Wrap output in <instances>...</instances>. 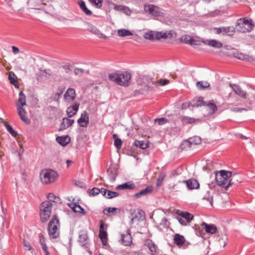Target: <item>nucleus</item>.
Returning a JSON list of instances; mask_svg holds the SVG:
<instances>
[{
  "mask_svg": "<svg viewBox=\"0 0 255 255\" xmlns=\"http://www.w3.org/2000/svg\"><path fill=\"white\" fill-rule=\"evenodd\" d=\"M236 175L232 176V172L229 171L221 170L216 174L215 179L218 185L222 186L225 189L235 183Z\"/></svg>",
  "mask_w": 255,
  "mask_h": 255,
  "instance_id": "1",
  "label": "nucleus"
},
{
  "mask_svg": "<svg viewBox=\"0 0 255 255\" xmlns=\"http://www.w3.org/2000/svg\"><path fill=\"white\" fill-rule=\"evenodd\" d=\"M137 82L138 85L143 87V89H141L142 94L149 90L152 85L158 84L160 86H164L168 84L169 82V80L167 79H162L153 82L150 78L145 76L139 77Z\"/></svg>",
  "mask_w": 255,
  "mask_h": 255,
  "instance_id": "2",
  "label": "nucleus"
},
{
  "mask_svg": "<svg viewBox=\"0 0 255 255\" xmlns=\"http://www.w3.org/2000/svg\"><path fill=\"white\" fill-rule=\"evenodd\" d=\"M108 77L111 81L119 85L128 86L130 83L131 74L128 72L112 73L109 74Z\"/></svg>",
  "mask_w": 255,
  "mask_h": 255,
  "instance_id": "3",
  "label": "nucleus"
},
{
  "mask_svg": "<svg viewBox=\"0 0 255 255\" xmlns=\"http://www.w3.org/2000/svg\"><path fill=\"white\" fill-rule=\"evenodd\" d=\"M40 176L41 182L48 184L56 181L58 178V174L53 170L46 169L41 171Z\"/></svg>",
  "mask_w": 255,
  "mask_h": 255,
  "instance_id": "4",
  "label": "nucleus"
},
{
  "mask_svg": "<svg viewBox=\"0 0 255 255\" xmlns=\"http://www.w3.org/2000/svg\"><path fill=\"white\" fill-rule=\"evenodd\" d=\"M52 204L49 201L43 202L40 206V219L42 222L47 221L51 214Z\"/></svg>",
  "mask_w": 255,
  "mask_h": 255,
  "instance_id": "5",
  "label": "nucleus"
},
{
  "mask_svg": "<svg viewBox=\"0 0 255 255\" xmlns=\"http://www.w3.org/2000/svg\"><path fill=\"white\" fill-rule=\"evenodd\" d=\"M59 226V220L57 216L55 215L50 221L48 225V233L51 238L56 239L59 237L58 227Z\"/></svg>",
  "mask_w": 255,
  "mask_h": 255,
  "instance_id": "6",
  "label": "nucleus"
},
{
  "mask_svg": "<svg viewBox=\"0 0 255 255\" xmlns=\"http://www.w3.org/2000/svg\"><path fill=\"white\" fill-rule=\"evenodd\" d=\"M254 26L252 19L241 18L238 20L236 28L241 32H246L252 30Z\"/></svg>",
  "mask_w": 255,
  "mask_h": 255,
  "instance_id": "7",
  "label": "nucleus"
},
{
  "mask_svg": "<svg viewBox=\"0 0 255 255\" xmlns=\"http://www.w3.org/2000/svg\"><path fill=\"white\" fill-rule=\"evenodd\" d=\"M144 10L146 13H148L153 16L157 17L162 16L163 15V13L160 8L152 4L144 5Z\"/></svg>",
  "mask_w": 255,
  "mask_h": 255,
  "instance_id": "8",
  "label": "nucleus"
},
{
  "mask_svg": "<svg viewBox=\"0 0 255 255\" xmlns=\"http://www.w3.org/2000/svg\"><path fill=\"white\" fill-rule=\"evenodd\" d=\"M76 98L75 91L73 88H68L64 95V100L66 103H71Z\"/></svg>",
  "mask_w": 255,
  "mask_h": 255,
  "instance_id": "9",
  "label": "nucleus"
},
{
  "mask_svg": "<svg viewBox=\"0 0 255 255\" xmlns=\"http://www.w3.org/2000/svg\"><path fill=\"white\" fill-rule=\"evenodd\" d=\"M179 183L185 184L186 187L189 190L198 189L200 185L198 181L193 178H191L187 180H183L181 182H179Z\"/></svg>",
  "mask_w": 255,
  "mask_h": 255,
  "instance_id": "10",
  "label": "nucleus"
},
{
  "mask_svg": "<svg viewBox=\"0 0 255 255\" xmlns=\"http://www.w3.org/2000/svg\"><path fill=\"white\" fill-rule=\"evenodd\" d=\"M17 114L20 119L26 124L30 123V120L28 119L27 116V112L23 107H20L18 106L16 108Z\"/></svg>",
  "mask_w": 255,
  "mask_h": 255,
  "instance_id": "11",
  "label": "nucleus"
},
{
  "mask_svg": "<svg viewBox=\"0 0 255 255\" xmlns=\"http://www.w3.org/2000/svg\"><path fill=\"white\" fill-rule=\"evenodd\" d=\"M79 125L81 127H87L89 124V119L87 113L85 111L81 115V117L77 121Z\"/></svg>",
  "mask_w": 255,
  "mask_h": 255,
  "instance_id": "12",
  "label": "nucleus"
},
{
  "mask_svg": "<svg viewBox=\"0 0 255 255\" xmlns=\"http://www.w3.org/2000/svg\"><path fill=\"white\" fill-rule=\"evenodd\" d=\"M68 205L75 213H81L83 215H85L86 213L85 210L76 202H73L71 203H68Z\"/></svg>",
  "mask_w": 255,
  "mask_h": 255,
  "instance_id": "13",
  "label": "nucleus"
},
{
  "mask_svg": "<svg viewBox=\"0 0 255 255\" xmlns=\"http://www.w3.org/2000/svg\"><path fill=\"white\" fill-rule=\"evenodd\" d=\"M80 104L75 103L67 109L66 113L69 118H71L75 115L79 110Z\"/></svg>",
  "mask_w": 255,
  "mask_h": 255,
  "instance_id": "14",
  "label": "nucleus"
},
{
  "mask_svg": "<svg viewBox=\"0 0 255 255\" xmlns=\"http://www.w3.org/2000/svg\"><path fill=\"white\" fill-rule=\"evenodd\" d=\"M74 122V120L70 119V118H64L59 128L60 130H64L70 127Z\"/></svg>",
  "mask_w": 255,
  "mask_h": 255,
  "instance_id": "15",
  "label": "nucleus"
},
{
  "mask_svg": "<svg viewBox=\"0 0 255 255\" xmlns=\"http://www.w3.org/2000/svg\"><path fill=\"white\" fill-rule=\"evenodd\" d=\"M122 243L125 246H129L132 242V237L129 232L122 235Z\"/></svg>",
  "mask_w": 255,
  "mask_h": 255,
  "instance_id": "16",
  "label": "nucleus"
},
{
  "mask_svg": "<svg viewBox=\"0 0 255 255\" xmlns=\"http://www.w3.org/2000/svg\"><path fill=\"white\" fill-rule=\"evenodd\" d=\"M89 26V31L92 33L97 36L100 38H107V36L102 33L98 28L93 25L88 23Z\"/></svg>",
  "mask_w": 255,
  "mask_h": 255,
  "instance_id": "17",
  "label": "nucleus"
},
{
  "mask_svg": "<svg viewBox=\"0 0 255 255\" xmlns=\"http://www.w3.org/2000/svg\"><path fill=\"white\" fill-rule=\"evenodd\" d=\"M202 226H203L206 230L207 233L213 234L217 231V228L215 225L213 224H207L205 222L202 223Z\"/></svg>",
  "mask_w": 255,
  "mask_h": 255,
  "instance_id": "18",
  "label": "nucleus"
},
{
  "mask_svg": "<svg viewBox=\"0 0 255 255\" xmlns=\"http://www.w3.org/2000/svg\"><path fill=\"white\" fill-rule=\"evenodd\" d=\"M15 104L16 108H17L18 106L20 107H23L24 106L26 105V97L22 91H20L19 93V98L18 101L16 102Z\"/></svg>",
  "mask_w": 255,
  "mask_h": 255,
  "instance_id": "19",
  "label": "nucleus"
},
{
  "mask_svg": "<svg viewBox=\"0 0 255 255\" xmlns=\"http://www.w3.org/2000/svg\"><path fill=\"white\" fill-rule=\"evenodd\" d=\"M180 120L183 124H191L200 121L198 119H194L187 116H181Z\"/></svg>",
  "mask_w": 255,
  "mask_h": 255,
  "instance_id": "20",
  "label": "nucleus"
},
{
  "mask_svg": "<svg viewBox=\"0 0 255 255\" xmlns=\"http://www.w3.org/2000/svg\"><path fill=\"white\" fill-rule=\"evenodd\" d=\"M152 191V187L151 186H147L144 189H143L139 191V192L133 195V197L135 198H138L142 196H145L151 192Z\"/></svg>",
  "mask_w": 255,
  "mask_h": 255,
  "instance_id": "21",
  "label": "nucleus"
},
{
  "mask_svg": "<svg viewBox=\"0 0 255 255\" xmlns=\"http://www.w3.org/2000/svg\"><path fill=\"white\" fill-rule=\"evenodd\" d=\"M230 87L233 89L234 92L239 96L244 97L246 95V92L242 90L241 88L235 84H230Z\"/></svg>",
  "mask_w": 255,
  "mask_h": 255,
  "instance_id": "22",
  "label": "nucleus"
},
{
  "mask_svg": "<svg viewBox=\"0 0 255 255\" xmlns=\"http://www.w3.org/2000/svg\"><path fill=\"white\" fill-rule=\"evenodd\" d=\"M204 43L217 48H220L223 46V44L221 42L216 40H207L204 41Z\"/></svg>",
  "mask_w": 255,
  "mask_h": 255,
  "instance_id": "23",
  "label": "nucleus"
},
{
  "mask_svg": "<svg viewBox=\"0 0 255 255\" xmlns=\"http://www.w3.org/2000/svg\"><path fill=\"white\" fill-rule=\"evenodd\" d=\"M185 242V239L184 236L180 235L178 234H176L175 235L174 237V242L177 245H182L184 244Z\"/></svg>",
  "mask_w": 255,
  "mask_h": 255,
  "instance_id": "24",
  "label": "nucleus"
},
{
  "mask_svg": "<svg viewBox=\"0 0 255 255\" xmlns=\"http://www.w3.org/2000/svg\"><path fill=\"white\" fill-rule=\"evenodd\" d=\"M145 244L148 246V249L151 252L152 255H154L156 253V247L155 244L151 240H146L145 242Z\"/></svg>",
  "mask_w": 255,
  "mask_h": 255,
  "instance_id": "25",
  "label": "nucleus"
},
{
  "mask_svg": "<svg viewBox=\"0 0 255 255\" xmlns=\"http://www.w3.org/2000/svg\"><path fill=\"white\" fill-rule=\"evenodd\" d=\"M135 187V185L133 183H129L128 182L118 185L116 187L117 190H124L126 189H132Z\"/></svg>",
  "mask_w": 255,
  "mask_h": 255,
  "instance_id": "26",
  "label": "nucleus"
},
{
  "mask_svg": "<svg viewBox=\"0 0 255 255\" xmlns=\"http://www.w3.org/2000/svg\"><path fill=\"white\" fill-rule=\"evenodd\" d=\"M57 141L62 146L66 145L70 142V138L68 136H58L56 138Z\"/></svg>",
  "mask_w": 255,
  "mask_h": 255,
  "instance_id": "27",
  "label": "nucleus"
},
{
  "mask_svg": "<svg viewBox=\"0 0 255 255\" xmlns=\"http://www.w3.org/2000/svg\"><path fill=\"white\" fill-rule=\"evenodd\" d=\"M79 4L82 11L87 15H91L92 13V11L87 8L86 3L83 0H80L79 1Z\"/></svg>",
  "mask_w": 255,
  "mask_h": 255,
  "instance_id": "28",
  "label": "nucleus"
},
{
  "mask_svg": "<svg viewBox=\"0 0 255 255\" xmlns=\"http://www.w3.org/2000/svg\"><path fill=\"white\" fill-rule=\"evenodd\" d=\"M134 145L142 149H145L148 147V142L143 140H135Z\"/></svg>",
  "mask_w": 255,
  "mask_h": 255,
  "instance_id": "29",
  "label": "nucleus"
},
{
  "mask_svg": "<svg viewBox=\"0 0 255 255\" xmlns=\"http://www.w3.org/2000/svg\"><path fill=\"white\" fill-rule=\"evenodd\" d=\"M118 35L120 37L132 36V33L129 30L126 29H120L118 30Z\"/></svg>",
  "mask_w": 255,
  "mask_h": 255,
  "instance_id": "30",
  "label": "nucleus"
},
{
  "mask_svg": "<svg viewBox=\"0 0 255 255\" xmlns=\"http://www.w3.org/2000/svg\"><path fill=\"white\" fill-rule=\"evenodd\" d=\"M205 108L209 111V114H213L218 109L217 107L213 103H208L205 105Z\"/></svg>",
  "mask_w": 255,
  "mask_h": 255,
  "instance_id": "31",
  "label": "nucleus"
},
{
  "mask_svg": "<svg viewBox=\"0 0 255 255\" xmlns=\"http://www.w3.org/2000/svg\"><path fill=\"white\" fill-rule=\"evenodd\" d=\"M181 40L186 44H194L195 40L190 36L184 35L181 37Z\"/></svg>",
  "mask_w": 255,
  "mask_h": 255,
  "instance_id": "32",
  "label": "nucleus"
},
{
  "mask_svg": "<svg viewBox=\"0 0 255 255\" xmlns=\"http://www.w3.org/2000/svg\"><path fill=\"white\" fill-rule=\"evenodd\" d=\"M191 105L193 107H198L202 105H205L202 98H199L197 99H194L191 103Z\"/></svg>",
  "mask_w": 255,
  "mask_h": 255,
  "instance_id": "33",
  "label": "nucleus"
},
{
  "mask_svg": "<svg viewBox=\"0 0 255 255\" xmlns=\"http://www.w3.org/2000/svg\"><path fill=\"white\" fill-rule=\"evenodd\" d=\"M4 127H5L7 130L9 132V133L13 137H16L17 133V132L13 129L12 127L9 125L6 122H3Z\"/></svg>",
  "mask_w": 255,
  "mask_h": 255,
  "instance_id": "34",
  "label": "nucleus"
},
{
  "mask_svg": "<svg viewBox=\"0 0 255 255\" xmlns=\"http://www.w3.org/2000/svg\"><path fill=\"white\" fill-rule=\"evenodd\" d=\"M201 142V139L199 136H194L193 137L190 138L186 142L188 143L189 144H200Z\"/></svg>",
  "mask_w": 255,
  "mask_h": 255,
  "instance_id": "35",
  "label": "nucleus"
},
{
  "mask_svg": "<svg viewBox=\"0 0 255 255\" xmlns=\"http://www.w3.org/2000/svg\"><path fill=\"white\" fill-rule=\"evenodd\" d=\"M47 198L49 200L48 201L50 203H51V202L60 203V199L58 197L56 196L53 193H49L47 195Z\"/></svg>",
  "mask_w": 255,
  "mask_h": 255,
  "instance_id": "36",
  "label": "nucleus"
},
{
  "mask_svg": "<svg viewBox=\"0 0 255 255\" xmlns=\"http://www.w3.org/2000/svg\"><path fill=\"white\" fill-rule=\"evenodd\" d=\"M99 237L101 239L102 244L105 246L107 244V233L105 231H99Z\"/></svg>",
  "mask_w": 255,
  "mask_h": 255,
  "instance_id": "37",
  "label": "nucleus"
},
{
  "mask_svg": "<svg viewBox=\"0 0 255 255\" xmlns=\"http://www.w3.org/2000/svg\"><path fill=\"white\" fill-rule=\"evenodd\" d=\"M18 144L20 146L19 149L17 150L14 148H12L11 151L12 153L16 154L17 156L20 158L21 156L24 152V149L23 148L21 143H18Z\"/></svg>",
  "mask_w": 255,
  "mask_h": 255,
  "instance_id": "38",
  "label": "nucleus"
},
{
  "mask_svg": "<svg viewBox=\"0 0 255 255\" xmlns=\"http://www.w3.org/2000/svg\"><path fill=\"white\" fill-rule=\"evenodd\" d=\"M113 138L115 140L114 145L117 148L120 149L121 148L122 145V141L120 138H119L116 134H113Z\"/></svg>",
  "mask_w": 255,
  "mask_h": 255,
  "instance_id": "39",
  "label": "nucleus"
},
{
  "mask_svg": "<svg viewBox=\"0 0 255 255\" xmlns=\"http://www.w3.org/2000/svg\"><path fill=\"white\" fill-rule=\"evenodd\" d=\"M196 86L199 89L201 90L209 87L210 86V84L207 82L199 81L197 82Z\"/></svg>",
  "mask_w": 255,
  "mask_h": 255,
  "instance_id": "40",
  "label": "nucleus"
},
{
  "mask_svg": "<svg viewBox=\"0 0 255 255\" xmlns=\"http://www.w3.org/2000/svg\"><path fill=\"white\" fill-rule=\"evenodd\" d=\"M235 32V29L234 27H224V34H226L227 35H233Z\"/></svg>",
  "mask_w": 255,
  "mask_h": 255,
  "instance_id": "41",
  "label": "nucleus"
},
{
  "mask_svg": "<svg viewBox=\"0 0 255 255\" xmlns=\"http://www.w3.org/2000/svg\"><path fill=\"white\" fill-rule=\"evenodd\" d=\"M180 215L184 218L188 222H189L193 218V216L188 212H182Z\"/></svg>",
  "mask_w": 255,
  "mask_h": 255,
  "instance_id": "42",
  "label": "nucleus"
},
{
  "mask_svg": "<svg viewBox=\"0 0 255 255\" xmlns=\"http://www.w3.org/2000/svg\"><path fill=\"white\" fill-rule=\"evenodd\" d=\"M89 74V70L85 71L83 69L77 68L74 69V73L78 76H81L83 73Z\"/></svg>",
  "mask_w": 255,
  "mask_h": 255,
  "instance_id": "43",
  "label": "nucleus"
},
{
  "mask_svg": "<svg viewBox=\"0 0 255 255\" xmlns=\"http://www.w3.org/2000/svg\"><path fill=\"white\" fill-rule=\"evenodd\" d=\"M96 7L100 8L102 5V0H89Z\"/></svg>",
  "mask_w": 255,
  "mask_h": 255,
  "instance_id": "44",
  "label": "nucleus"
},
{
  "mask_svg": "<svg viewBox=\"0 0 255 255\" xmlns=\"http://www.w3.org/2000/svg\"><path fill=\"white\" fill-rule=\"evenodd\" d=\"M119 194L118 192L112 191L110 190L108 191L107 196H106V198L108 199H112L119 196Z\"/></svg>",
  "mask_w": 255,
  "mask_h": 255,
  "instance_id": "45",
  "label": "nucleus"
},
{
  "mask_svg": "<svg viewBox=\"0 0 255 255\" xmlns=\"http://www.w3.org/2000/svg\"><path fill=\"white\" fill-rule=\"evenodd\" d=\"M109 173V177L111 182H114L116 180L117 174L115 172H113L112 170H108Z\"/></svg>",
  "mask_w": 255,
  "mask_h": 255,
  "instance_id": "46",
  "label": "nucleus"
},
{
  "mask_svg": "<svg viewBox=\"0 0 255 255\" xmlns=\"http://www.w3.org/2000/svg\"><path fill=\"white\" fill-rule=\"evenodd\" d=\"M154 31H150L146 32L144 35L145 39L153 40H154Z\"/></svg>",
  "mask_w": 255,
  "mask_h": 255,
  "instance_id": "47",
  "label": "nucleus"
},
{
  "mask_svg": "<svg viewBox=\"0 0 255 255\" xmlns=\"http://www.w3.org/2000/svg\"><path fill=\"white\" fill-rule=\"evenodd\" d=\"M155 123H157L159 125H162L168 122V120L164 118L156 119L154 120Z\"/></svg>",
  "mask_w": 255,
  "mask_h": 255,
  "instance_id": "48",
  "label": "nucleus"
},
{
  "mask_svg": "<svg viewBox=\"0 0 255 255\" xmlns=\"http://www.w3.org/2000/svg\"><path fill=\"white\" fill-rule=\"evenodd\" d=\"M224 27H219V28H212L210 29L211 31H214L216 34H224Z\"/></svg>",
  "mask_w": 255,
  "mask_h": 255,
  "instance_id": "49",
  "label": "nucleus"
},
{
  "mask_svg": "<svg viewBox=\"0 0 255 255\" xmlns=\"http://www.w3.org/2000/svg\"><path fill=\"white\" fill-rule=\"evenodd\" d=\"M118 210H119V209L117 208H116V207H113V208L109 207V208L105 209L103 211V213L104 214L107 215L108 213H114V212H115L116 211H117Z\"/></svg>",
  "mask_w": 255,
  "mask_h": 255,
  "instance_id": "50",
  "label": "nucleus"
},
{
  "mask_svg": "<svg viewBox=\"0 0 255 255\" xmlns=\"http://www.w3.org/2000/svg\"><path fill=\"white\" fill-rule=\"evenodd\" d=\"M87 239V235L85 234L79 236V242L83 244V245L86 244Z\"/></svg>",
  "mask_w": 255,
  "mask_h": 255,
  "instance_id": "51",
  "label": "nucleus"
},
{
  "mask_svg": "<svg viewBox=\"0 0 255 255\" xmlns=\"http://www.w3.org/2000/svg\"><path fill=\"white\" fill-rule=\"evenodd\" d=\"M15 74L13 72H10L8 75V79L10 81V83L12 84H14V83H16L15 80L14 79Z\"/></svg>",
  "mask_w": 255,
  "mask_h": 255,
  "instance_id": "52",
  "label": "nucleus"
},
{
  "mask_svg": "<svg viewBox=\"0 0 255 255\" xmlns=\"http://www.w3.org/2000/svg\"><path fill=\"white\" fill-rule=\"evenodd\" d=\"M63 92L62 90H59L58 91L53 95V100L55 101H58L60 97L62 94Z\"/></svg>",
  "mask_w": 255,
  "mask_h": 255,
  "instance_id": "53",
  "label": "nucleus"
},
{
  "mask_svg": "<svg viewBox=\"0 0 255 255\" xmlns=\"http://www.w3.org/2000/svg\"><path fill=\"white\" fill-rule=\"evenodd\" d=\"M99 193H100V190L98 188L94 187L90 191V194L92 196H96Z\"/></svg>",
  "mask_w": 255,
  "mask_h": 255,
  "instance_id": "54",
  "label": "nucleus"
},
{
  "mask_svg": "<svg viewBox=\"0 0 255 255\" xmlns=\"http://www.w3.org/2000/svg\"><path fill=\"white\" fill-rule=\"evenodd\" d=\"M120 7H121L120 10H123L127 15H129L131 14V11L128 7L123 6Z\"/></svg>",
  "mask_w": 255,
  "mask_h": 255,
  "instance_id": "55",
  "label": "nucleus"
},
{
  "mask_svg": "<svg viewBox=\"0 0 255 255\" xmlns=\"http://www.w3.org/2000/svg\"><path fill=\"white\" fill-rule=\"evenodd\" d=\"M154 40H159L161 38H162V32H158V31H154Z\"/></svg>",
  "mask_w": 255,
  "mask_h": 255,
  "instance_id": "56",
  "label": "nucleus"
},
{
  "mask_svg": "<svg viewBox=\"0 0 255 255\" xmlns=\"http://www.w3.org/2000/svg\"><path fill=\"white\" fill-rule=\"evenodd\" d=\"M204 199L209 201L211 206H213V195H206L204 196Z\"/></svg>",
  "mask_w": 255,
  "mask_h": 255,
  "instance_id": "57",
  "label": "nucleus"
},
{
  "mask_svg": "<svg viewBox=\"0 0 255 255\" xmlns=\"http://www.w3.org/2000/svg\"><path fill=\"white\" fill-rule=\"evenodd\" d=\"M160 225L163 226L164 227H168L169 223L167 221V220L166 218H162L161 222L160 223Z\"/></svg>",
  "mask_w": 255,
  "mask_h": 255,
  "instance_id": "58",
  "label": "nucleus"
},
{
  "mask_svg": "<svg viewBox=\"0 0 255 255\" xmlns=\"http://www.w3.org/2000/svg\"><path fill=\"white\" fill-rule=\"evenodd\" d=\"M235 57L240 60H245L246 56L242 53H237Z\"/></svg>",
  "mask_w": 255,
  "mask_h": 255,
  "instance_id": "59",
  "label": "nucleus"
},
{
  "mask_svg": "<svg viewBox=\"0 0 255 255\" xmlns=\"http://www.w3.org/2000/svg\"><path fill=\"white\" fill-rule=\"evenodd\" d=\"M178 220L179 221V222L183 225H186L187 224V222H188L184 218H183V217H182L181 216V217H179V218H178Z\"/></svg>",
  "mask_w": 255,
  "mask_h": 255,
  "instance_id": "60",
  "label": "nucleus"
},
{
  "mask_svg": "<svg viewBox=\"0 0 255 255\" xmlns=\"http://www.w3.org/2000/svg\"><path fill=\"white\" fill-rule=\"evenodd\" d=\"M23 245L25 248V250H28V251L31 250V248L30 245L28 242H26L25 240H23Z\"/></svg>",
  "mask_w": 255,
  "mask_h": 255,
  "instance_id": "61",
  "label": "nucleus"
},
{
  "mask_svg": "<svg viewBox=\"0 0 255 255\" xmlns=\"http://www.w3.org/2000/svg\"><path fill=\"white\" fill-rule=\"evenodd\" d=\"M164 179V176L162 175H160L158 178L157 181V186H160L161 182H162L163 180Z\"/></svg>",
  "mask_w": 255,
  "mask_h": 255,
  "instance_id": "62",
  "label": "nucleus"
},
{
  "mask_svg": "<svg viewBox=\"0 0 255 255\" xmlns=\"http://www.w3.org/2000/svg\"><path fill=\"white\" fill-rule=\"evenodd\" d=\"M243 111H246V109L239 108H234L232 109V111L234 112H241Z\"/></svg>",
  "mask_w": 255,
  "mask_h": 255,
  "instance_id": "63",
  "label": "nucleus"
},
{
  "mask_svg": "<svg viewBox=\"0 0 255 255\" xmlns=\"http://www.w3.org/2000/svg\"><path fill=\"white\" fill-rule=\"evenodd\" d=\"M108 191V190L107 189H106L105 188H102L100 190V192L104 196H105L106 198V196H107Z\"/></svg>",
  "mask_w": 255,
  "mask_h": 255,
  "instance_id": "64",
  "label": "nucleus"
}]
</instances>
